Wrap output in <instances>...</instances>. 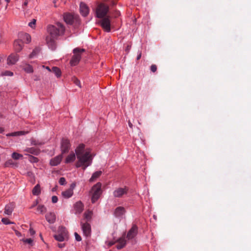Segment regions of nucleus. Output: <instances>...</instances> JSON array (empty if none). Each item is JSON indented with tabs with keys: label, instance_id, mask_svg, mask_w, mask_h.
<instances>
[{
	"label": "nucleus",
	"instance_id": "f257e3e1",
	"mask_svg": "<svg viewBox=\"0 0 251 251\" xmlns=\"http://www.w3.org/2000/svg\"><path fill=\"white\" fill-rule=\"evenodd\" d=\"M77 161L75 163L76 168L82 167L83 170L90 166L93 161V156L89 149H85V145L79 144L75 150Z\"/></svg>",
	"mask_w": 251,
	"mask_h": 251
},
{
	"label": "nucleus",
	"instance_id": "f03ea898",
	"mask_svg": "<svg viewBox=\"0 0 251 251\" xmlns=\"http://www.w3.org/2000/svg\"><path fill=\"white\" fill-rule=\"evenodd\" d=\"M65 30V27L60 23H57L56 25H50L48 26L49 35L47 36L46 41L49 48L51 50L56 49L55 40L59 36L64 34Z\"/></svg>",
	"mask_w": 251,
	"mask_h": 251
},
{
	"label": "nucleus",
	"instance_id": "7ed1b4c3",
	"mask_svg": "<svg viewBox=\"0 0 251 251\" xmlns=\"http://www.w3.org/2000/svg\"><path fill=\"white\" fill-rule=\"evenodd\" d=\"M92 197L91 201L92 203L96 202L100 198L102 193L101 190V184L100 182H98L94 185L91 191Z\"/></svg>",
	"mask_w": 251,
	"mask_h": 251
},
{
	"label": "nucleus",
	"instance_id": "20e7f679",
	"mask_svg": "<svg viewBox=\"0 0 251 251\" xmlns=\"http://www.w3.org/2000/svg\"><path fill=\"white\" fill-rule=\"evenodd\" d=\"M109 11V6L104 3H99L96 8V16L98 18H102L106 17V15Z\"/></svg>",
	"mask_w": 251,
	"mask_h": 251
},
{
	"label": "nucleus",
	"instance_id": "39448f33",
	"mask_svg": "<svg viewBox=\"0 0 251 251\" xmlns=\"http://www.w3.org/2000/svg\"><path fill=\"white\" fill-rule=\"evenodd\" d=\"M85 51L84 49L78 48L74 49L73 53L74 54L70 61V64L72 66H75L79 63L81 57V54Z\"/></svg>",
	"mask_w": 251,
	"mask_h": 251
},
{
	"label": "nucleus",
	"instance_id": "423d86ee",
	"mask_svg": "<svg viewBox=\"0 0 251 251\" xmlns=\"http://www.w3.org/2000/svg\"><path fill=\"white\" fill-rule=\"evenodd\" d=\"M80 226L83 235L86 237H90L91 234V226L90 223L84 220H81Z\"/></svg>",
	"mask_w": 251,
	"mask_h": 251
},
{
	"label": "nucleus",
	"instance_id": "0eeeda50",
	"mask_svg": "<svg viewBox=\"0 0 251 251\" xmlns=\"http://www.w3.org/2000/svg\"><path fill=\"white\" fill-rule=\"evenodd\" d=\"M100 24L101 27L106 32H110L111 30V22L109 16H106L101 18Z\"/></svg>",
	"mask_w": 251,
	"mask_h": 251
},
{
	"label": "nucleus",
	"instance_id": "6e6552de",
	"mask_svg": "<svg viewBox=\"0 0 251 251\" xmlns=\"http://www.w3.org/2000/svg\"><path fill=\"white\" fill-rule=\"evenodd\" d=\"M128 191V188L125 186L124 187H119L116 188L113 192V196L115 198H121L124 195L127 194Z\"/></svg>",
	"mask_w": 251,
	"mask_h": 251
},
{
	"label": "nucleus",
	"instance_id": "1a4fd4ad",
	"mask_svg": "<svg viewBox=\"0 0 251 251\" xmlns=\"http://www.w3.org/2000/svg\"><path fill=\"white\" fill-rule=\"evenodd\" d=\"M71 144L70 141L67 138H63L61 141V149L62 153L68 152L70 149Z\"/></svg>",
	"mask_w": 251,
	"mask_h": 251
},
{
	"label": "nucleus",
	"instance_id": "9d476101",
	"mask_svg": "<svg viewBox=\"0 0 251 251\" xmlns=\"http://www.w3.org/2000/svg\"><path fill=\"white\" fill-rule=\"evenodd\" d=\"M138 233V227L136 225H134L130 229L127 234L126 238L128 240L134 238Z\"/></svg>",
	"mask_w": 251,
	"mask_h": 251
},
{
	"label": "nucleus",
	"instance_id": "9b49d317",
	"mask_svg": "<svg viewBox=\"0 0 251 251\" xmlns=\"http://www.w3.org/2000/svg\"><path fill=\"white\" fill-rule=\"evenodd\" d=\"M19 56L15 53L11 54L7 59V63L9 65L15 64L19 60Z\"/></svg>",
	"mask_w": 251,
	"mask_h": 251
},
{
	"label": "nucleus",
	"instance_id": "f8f14e48",
	"mask_svg": "<svg viewBox=\"0 0 251 251\" xmlns=\"http://www.w3.org/2000/svg\"><path fill=\"white\" fill-rule=\"evenodd\" d=\"M79 10L81 14L84 17L87 16L89 13V9L88 7L83 2L80 3Z\"/></svg>",
	"mask_w": 251,
	"mask_h": 251
},
{
	"label": "nucleus",
	"instance_id": "ddd939ff",
	"mask_svg": "<svg viewBox=\"0 0 251 251\" xmlns=\"http://www.w3.org/2000/svg\"><path fill=\"white\" fill-rule=\"evenodd\" d=\"M117 243L116 248L118 250H120L125 247L126 244V241L125 239V235L116 240Z\"/></svg>",
	"mask_w": 251,
	"mask_h": 251
},
{
	"label": "nucleus",
	"instance_id": "4468645a",
	"mask_svg": "<svg viewBox=\"0 0 251 251\" xmlns=\"http://www.w3.org/2000/svg\"><path fill=\"white\" fill-rule=\"evenodd\" d=\"M14 49L17 52H20L23 49L24 45L23 42L21 40H16L13 44Z\"/></svg>",
	"mask_w": 251,
	"mask_h": 251
},
{
	"label": "nucleus",
	"instance_id": "2eb2a0df",
	"mask_svg": "<svg viewBox=\"0 0 251 251\" xmlns=\"http://www.w3.org/2000/svg\"><path fill=\"white\" fill-rule=\"evenodd\" d=\"M74 209L76 214L81 213L83 210L84 205L81 201H77L74 204Z\"/></svg>",
	"mask_w": 251,
	"mask_h": 251
},
{
	"label": "nucleus",
	"instance_id": "dca6fc26",
	"mask_svg": "<svg viewBox=\"0 0 251 251\" xmlns=\"http://www.w3.org/2000/svg\"><path fill=\"white\" fill-rule=\"evenodd\" d=\"M62 154L58 155L50 160V165L52 166H55L59 164L62 159Z\"/></svg>",
	"mask_w": 251,
	"mask_h": 251
},
{
	"label": "nucleus",
	"instance_id": "f3484780",
	"mask_svg": "<svg viewBox=\"0 0 251 251\" xmlns=\"http://www.w3.org/2000/svg\"><path fill=\"white\" fill-rule=\"evenodd\" d=\"M15 204L14 203H9L5 205L4 208V214L7 215H11L13 212Z\"/></svg>",
	"mask_w": 251,
	"mask_h": 251
},
{
	"label": "nucleus",
	"instance_id": "a211bd4d",
	"mask_svg": "<svg viewBox=\"0 0 251 251\" xmlns=\"http://www.w3.org/2000/svg\"><path fill=\"white\" fill-rule=\"evenodd\" d=\"M64 20L67 24L72 25L74 22V17L70 13H65L63 16Z\"/></svg>",
	"mask_w": 251,
	"mask_h": 251
},
{
	"label": "nucleus",
	"instance_id": "6ab92c4d",
	"mask_svg": "<svg viewBox=\"0 0 251 251\" xmlns=\"http://www.w3.org/2000/svg\"><path fill=\"white\" fill-rule=\"evenodd\" d=\"M45 217L47 221L50 224L54 223L56 220V216L53 212L47 213Z\"/></svg>",
	"mask_w": 251,
	"mask_h": 251
},
{
	"label": "nucleus",
	"instance_id": "aec40b11",
	"mask_svg": "<svg viewBox=\"0 0 251 251\" xmlns=\"http://www.w3.org/2000/svg\"><path fill=\"white\" fill-rule=\"evenodd\" d=\"M126 212L125 209L124 207L119 206L117 207L114 211V215L117 217H119L123 216Z\"/></svg>",
	"mask_w": 251,
	"mask_h": 251
},
{
	"label": "nucleus",
	"instance_id": "412c9836",
	"mask_svg": "<svg viewBox=\"0 0 251 251\" xmlns=\"http://www.w3.org/2000/svg\"><path fill=\"white\" fill-rule=\"evenodd\" d=\"M93 212L91 211L87 210L85 211L83 214V218L81 220H84L89 223L91 221Z\"/></svg>",
	"mask_w": 251,
	"mask_h": 251
},
{
	"label": "nucleus",
	"instance_id": "4be33fe9",
	"mask_svg": "<svg viewBox=\"0 0 251 251\" xmlns=\"http://www.w3.org/2000/svg\"><path fill=\"white\" fill-rule=\"evenodd\" d=\"M25 151L35 155H38L40 152V149L33 147L27 148Z\"/></svg>",
	"mask_w": 251,
	"mask_h": 251
},
{
	"label": "nucleus",
	"instance_id": "5701e85b",
	"mask_svg": "<svg viewBox=\"0 0 251 251\" xmlns=\"http://www.w3.org/2000/svg\"><path fill=\"white\" fill-rule=\"evenodd\" d=\"M76 156V154H75L74 152H71L67 156L65 159V163H70L74 162Z\"/></svg>",
	"mask_w": 251,
	"mask_h": 251
},
{
	"label": "nucleus",
	"instance_id": "b1692460",
	"mask_svg": "<svg viewBox=\"0 0 251 251\" xmlns=\"http://www.w3.org/2000/svg\"><path fill=\"white\" fill-rule=\"evenodd\" d=\"M28 131H16L12 133H9L7 134L6 136H18L21 135H24L27 134Z\"/></svg>",
	"mask_w": 251,
	"mask_h": 251
},
{
	"label": "nucleus",
	"instance_id": "393cba45",
	"mask_svg": "<svg viewBox=\"0 0 251 251\" xmlns=\"http://www.w3.org/2000/svg\"><path fill=\"white\" fill-rule=\"evenodd\" d=\"M73 194L74 192L72 189H69L62 192V196L66 199L70 198L73 196Z\"/></svg>",
	"mask_w": 251,
	"mask_h": 251
},
{
	"label": "nucleus",
	"instance_id": "a878e982",
	"mask_svg": "<svg viewBox=\"0 0 251 251\" xmlns=\"http://www.w3.org/2000/svg\"><path fill=\"white\" fill-rule=\"evenodd\" d=\"M102 174V172L101 171H97L94 173L91 176V177L89 179L90 182L94 181L98 178H99L101 175Z\"/></svg>",
	"mask_w": 251,
	"mask_h": 251
},
{
	"label": "nucleus",
	"instance_id": "bb28decb",
	"mask_svg": "<svg viewBox=\"0 0 251 251\" xmlns=\"http://www.w3.org/2000/svg\"><path fill=\"white\" fill-rule=\"evenodd\" d=\"M21 38H22L23 42L26 43H28L31 41V36L29 34L24 33L21 34Z\"/></svg>",
	"mask_w": 251,
	"mask_h": 251
},
{
	"label": "nucleus",
	"instance_id": "cd10ccee",
	"mask_svg": "<svg viewBox=\"0 0 251 251\" xmlns=\"http://www.w3.org/2000/svg\"><path fill=\"white\" fill-rule=\"evenodd\" d=\"M66 236V233L64 232L63 233L56 234L54 235V237L58 241L62 242L65 240Z\"/></svg>",
	"mask_w": 251,
	"mask_h": 251
},
{
	"label": "nucleus",
	"instance_id": "c85d7f7f",
	"mask_svg": "<svg viewBox=\"0 0 251 251\" xmlns=\"http://www.w3.org/2000/svg\"><path fill=\"white\" fill-rule=\"evenodd\" d=\"M23 70L27 73H32L33 72L32 67L28 64H25L23 66Z\"/></svg>",
	"mask_w": 251,
	"mask_h": 251
},
{
	"label": "nucleus",
	"instance_id": "c756f323",
	"mask_svg": "<svg viewBox=\"0 0 251 251\" xmlns=\"http://www.w3.org/2000/svg\"><path fill=\"white\" fill-rule=\"evenodd\" d=\"M32 194L34 196H38L41 193V188L39 184H37L32 189Z\"/></svg>",
	"mask_w": 251,
	"mask_h": 251
},
{
	"label": "nucleus",
	"instance_id": "7c9ffc66",
	"mask_svg": "<svg viewBox=\"0 0 251 251\" xmlns=\"http://www.w3.org/2000/svg\"><path fill=\"white\" fill-rule=\"evenodd\" d=\"M24 244H27L30 246H32L34 245V241L32 238H23L20 240Z\"/></svg>",
	"mask_w": 251,
	"mask_h": 251
},
{
	"label": "nucleus",
	"instance_id": "2f4dec72",
	"mask_svg": "<svg viewBox=\"0 0 251 251\" xmlns=\"http://www.w3.org/2000/svg\"><path fill=\"white\" fill-rule=\"evenodd\" d=\"M26 175L29 177V181L33 184L34 183L35 179L33 173L31 172H28Z\"/></svg>",
	"mask_w": 251,
	"mask_h": 251
},
{
	"label": "nucleus",
	"instance_id": "473e14b6",
	"mask_svg": "<svg viewBox=\"0 0 251 251\" xmlns=\"http://www.w3.org/2000/svg\"><path fill=\"white\" fill-rule=\"evenodd\" d=\"M37 211L41 214H43L47 211L46 207L43 205H39L37 208Z\"/></svg>",
	"mask_w": 251,
	"mask_h": 251
},
{
	"label": "nucleus",
	"instance_id": "72a5a7b5",
	"mask_svg": "<svg viewBox=\"0 0 251 251\" xmlns=\"http://www.w3.org/2000/svg\"><path fill=\"white\" fill-rule=\"evenodd\" d=\"M52 71L54 73L57 77H59L61 76V71L58 67H53L52 68Z\"/></svg>",
	"mask_w": 251,
	"mask_h": 251
},
{
	"label": "nucleus",
	"instance_id": "f704fd0d",
	"mask_svg": "<svg viewBox=\"0 0 251 251\" xmlns=\"http://www.w3.org/2000/svg\"><path fill=\"white\" fill-rule=\"evenodd\" d=\"M30 142L31 144L32 145H38V146H41L43 145L44 143V142L39 141L38 140H36L35 139L32 138L30 139Z\"/></svg>",
	"mask_w": 251,
	"mask_h": 251
},
{
	"label": "nucleus",
	"instance_id": "c9c22d12",
	"mask_svg": "<svg viewBox=\"0 0 251 251\" xmlns=\"http://www.w3.org/2000/svg\"><path fill=\"white\" fill-rule=\"evenodd\" d=\"M11 157L14 160H18L22 158L23 156L22 154L14 152L12 154Z\"/></svg>",
	"mask_w": 251,
	"mask_h": 251
},
{
	"label": "nucleus",
	"instance_id": "e433bc0d",
	"mask_svg": "<svg viewBox=\"0 0 251 251\" xmlns=\"http://www.w3.org/2000/svg\"><path fill=\"white\" fill-rule=\"evenodd\" d=\"M14 164L15 163L12 159H9L5 162L4 166V167H9L13 166Z\"/></svg>",
	"mask_w": 251,
	"mask_h": 251
},
{
	"label": "nucleus",
	"instance_id": "4c0bfd02",
	"mask_svg": "<svg viewBox=\"0 0 251 251\" xmlns=\"http://www.w3.org/2000/svg\"><path fill=\"white\" fill-rule=\"evenodd\" d=\"M29 156V160L30 162L32 163H37L38 162L39 159L38 158L34 157L31 155H28Z\"/></svg>",
	"mask_w": 251,
	"mask_h": 251
},
{
	"label": "nucleus",
	"instance_id": "58836bf2",
	"mask_svg": "<svg viewBox=\"0 0 251 251\" xmlns=\"http://www.w3.org/2000/svg\"><path fill=\"white\" fill-rule=\"evenodd\" d=\"M1 222L4 225L13 224L14 223L10 222V220L7 218H3L1 219Z\"/></svg>",
	"mask_w": 251,
	"mask_h": 251
},
{
	"label": "nucleus",
	"instance_id": "ea45409f",
	"mask_svg": "<svg viewBox=\"0 0 251 251\" xmlns=\"http://www.w3.org/2000/svg\"><path fill=\"white\" fill-rule=\"evenodd\" d=\"M39 51V50L38 49H35L32 52L29 54V57L30 58H32L34 56H35L38 52Z\"/></svg>",
	"mask_w": 251,
	"mask_h": 251
},
{
	"label": "nucleus",
	"instance_id": "a19ab883",
	"mask_svg": "<svg viewBox=\"0 0 251 251\" xmlns=\"http://www.w3.org/2000/svg\"><path fill=\"white\" fill-rule=\"evenodd\" d=\"M2 75L5 76H12L13 75V73L11 71H6L2 73Z\"/></svg>",
	"mask_w": 251,
	"mask_h": 251
},
{
	"label": "nucleus",
	"instance_id": "79ce46f5",
	"mask_svg": "<svg viewBox=\"0 0 251 251\" xmlns=\"http://www.w3.org/2000/svg\"><path fill=\"white\" fill-rule=\"evenodd\" d=\"M73 81H74V83L76 85L78 86L80 88L81 87V86L80 81L77 78H75V77L74 78H73Z\"/></svg>",
	"mask_w": 251,
	"mask_h": 251
},
{
	"label": "nucleus",
	"instance_id": "37998d69",
	"mask_svg": "<svg viewBox=\"0 0 251 251\" xmlns=\"http://www.w3.org/2000/svg\"><path fill=\"white\" fill-rule=\"evenodd\" d=\"M59 183L60 185H63L66 183V179L64 177H61L59 180Z\"/></svg>",
	"mask_w": 251,
	"mask_h": 251
},
{
	"label": "nucleus",
	"instance_id": "c03bdc74",
	"mask_svg": "<svg viewBox=\"0 0 251 251\" xmlns=\"http://www.w3.org/2000/svg\"><path fill=\"white\" fill-rule=\"evenodd\" d=\"M74 234H75V239L76 241H78V242L81 241L82 239H81V236L77 232H75Z\"/></svg>",
	"mask_w": 251,
	"mask_h": 251
},
{
	"label": "nucleus",
	"instance_id": "a18cd8bd",
	"mask_svg": "<svg viewBox=\"0 0 251 251\" xmlns=\"http://www.w3.org/2000/svg\"><path fill=\"white\" fill-rule=\"evenodd\" d=\"M157 70V66L155 64H152L151 66V71L155 73Z\"/></svg>",
	"mask_w": 251,
	"mask_h": 251
},
{
	"label": "nucleus",
	"instance_id": "49530a36",
	"mask_svg": "<svg viewBox=\"0 0 251 251\" xmlns=\"http://www.w3.org/2000/svg\"><path fill=\"white\" fill-rule=\"evenodd\" d=\"M35 23H36V20L35 19H33L32 21L31 22H30V23H29L28 24V25L33 28V27H34L35 26Z\"/></svg>",
	"mask_w": 251,
	"mask_h": 251
},
{
	"label": "nucleus",
	"instance_id": "de8ad7c7",
	"mask_svg": "<svg viewBox=\"0 0 251 251\" xmlns=\"http://www.w3.org/2000/svg\"><path fill=\"white\" fill-rule=\"evenodd\" d=\"M51 201H52V203H56L58 201L57 197L56 196H52L51 198Z\"/></svg>",
	"mask_w": 251,
	"mask_h": 251
},
{
	"label": "nucleus",
	"instance_id": "09e8293b",
	"mask_svg": "<svg viewBox=\"0 0 251 251\" xmlns=\"http://www.w3.org/2000/svg\"><path fill=\"white\" fill-rule=\"evenodd\" d=\"M29 233L30 236H33L35 234V231L31 227L29 229Z\"/></svg>",
	"mask_w": 251,
	"mask_h": 251
},
{
	"label": "nucleus",
	"instance_id": "8fccbe9b",
	"mask_svg": "<svg viewBox=\"0 0 251 251\" xmlns=\"http://www.w3.org/2000/svg\"><path fill=\"white\" fill-rule=\"evenodd\" d=\"M14 230L15 233L16 235V236H17L18 237L22 236V235L20 232H19V231H18L17 230H16V229H14Z\"/></svg>",
	"mask_w": 251,
	"mask_h": 251
},
{
	"label": "nucleus",
	"instance_id": "3c124183",
	"mask_svg": "<svg viewBox=\"0 0 251 251\" xmlns=\"http://www.w3.org/2000/svg\"><path fill=\"white\" fill-rule=\"evenodd\" d=\"M75 187V183H73L71 184L69 189H72V190L73 191Z\"/></svg>",
	"mask_w": 251,
	"mask_h": 251
},
{
	"label": "nucleus",
	"instance_id": "603ef678",
	"mask_svg": "<svg viewBox=\"0 0 251 251\" xmlns=\"http://www.w3.org/2000/svg\"><path fill=\"white\" fill-rule=\"evenodd\" d=\"M141 56H142V52H141V51H139L138 55L137 56V58H136L137 60H139L141 58Z\"/></svg>",
	"mask_w": 251,
	"mask_h": 251
},
{
	"label": "nucleus",
	"instance_id": "864d4df0",
	"mask_svg": "<svg viewBox=\"0 0 251 251\" xmlns=\"http://www.w3.org/2000/svg\"><path fill=\"white\" fill-rule=\"evenodd\" d=\"M115 243H116V241L115 242L110 241L108 243L107 245L109 247H110V246H112L113 245H114Z\"/></svg>",
	"mask_w": 251,
	"mask_h": 251
},
{
	"label": "nucleus",
	"instance_id": "5fc2aeb1",
	"mask_svg": "<svg viewBox=\"0 0 251 251\" xmlns=\"http://www.w3.org/2000/svg\"><path fill=\"white\" fill-rule=\"evenodd\" d=\"M57 246H58V247L59 248H62L65 247V244H64V243H59V244H58Z\"/></svg>",
	"mask_w": 251,
	"mask_h": 251
},
{
	"label": "nucleus",
	"instance_id": "6e6d98bb",
	"mask_svg": "<svg viewBox=\"0 0 251 251\" xmlns=\"http://www.w3.org/2000/svg\"><path fill=\"white\" fill-rule=\"evenodd\" d=\"M28 0H25V1L23 2V6H27L28 4Z\"/></svg>",
	"mask_w": 251,
	"mask_h": 251
},
{
	"label": "nucleus",
	"instance_id": "4d7b16f0",
	"mask_svg": "<svg viewBox=\"0 0 251 251\" xmlns=\"http://www.w3.org/2000/svg\"><path fill=\"white\" fill-rule=\"evenodd\" d=\"M4 128L2 127H0V133H2L4 131Z\"/></svg>",
	"mask_w": 251,
	"mask_h": 251
},
{
	"label": "nucleus",
	"instance_id": "13d9d810",
	"mask_svg": "<svg viewBox=\"0 0 251 251\" xmlns=\"http://www.w3.org/2000/svg\"><path fill=\"white\" fill-rule=\"evenodd\" d=\"M128 125L130 128L132 127V124L131 123L130 121L128 122Z\"/></svg>",
	"mask_w": 251,
	"mask_h": 251
},
{
	"label": "nucleus",
	"instance_id": "bf43d9fd",
	"mask_svg": "<svg viewBox=\"0 0 251 251\" xmlns=\"http://www.w3.org/2000/svg\"><path fill=\"white\" fill-rule=\"evenodd\" d=\"M115 4H116V3H115V2L114 1H111V5H114Z\"/></svg>",
	"mask_w": 251,
	"mask_h": 251
},
{
	"label": "nucleus",
	"instance_id": "052dcab7",
	"mask_svg": "<svg viewBox=\"0 0 251 251\" xmlns=\"http://www.w3.org/2000/svg\"><path fill=\"white\" fill-rule=\"evenodd\" d=\"M46 69H47L48 70H49V71H50V68H49V67L47 66V67H46Z\"/></svg>",
	"mask_w": 251,
	"mask_h": 251
},
{
	"label": "nucleus",
	"instance_id": "680f3d73",
	"mask_svg": "<svg viewBox=\"0 0 251 251\" xmlns=\"http://www.w3.org/2000/svg\"><path fill=\"white\" fill-rule=\"evenodd\" d=\"M120 13L119 12H117V13H116V16H118V15H119Z\"/></svg>",
	"mask_w": 251,
	"mask_h": 251
},
{
	"label": "nucleus",
	"instance_id": "e2e57ef3",
	"mask_svg": "<svg viewBox=\"0 0 251 251\" xmlns=\"http://www.w3.org/2000/svg\"><path fill=\"white\" fill-rule=\"evenodd\" d=\"M2 37L0 35V43L1 42Z\"/></svg>",
	"mask_w": 251,
	"mask_h": 251
},
{
	"label": "nucleus",
	"instance_id": "0e129e2a",
	"mask_svg": "<svg viewBox=\"0 0 251 251\" xmlns=\"http://www.w3.org/2000/svg\"><path fill=\"white\" fill-rule=\"evenodd\" d=\"M108 0H103L104 1L107 2Z\"/></svg>",
	"mask_w": 251,
	"mask_h": 251
},
{
	"label": "nucleus",
	"instance_id": "69168bd1",
	"mask_svg": "<svg viewBox=\"0 0 251 251\" xmlns=\"http://www.w3.org/2000/svg\"><path fill=\"white\" fill-rule=\"evenodd\" d=\"M6 1L7 2H9L10 0H6Z\"/></svg>",
	"mask_w": 251,
	"mask_h": 251
},
{
	"label": "nucleus",
	"instance_id": "338daca9",
	"mask_svg": "<svg viewBox=\"0 0 251 251\" xmlns=\"http://www.w3.org/2000/svg\"><path fill=\"white\" fill-rule=\"evenodd\" d=\"M34 206V205H32V206H31V207H30V208H32V207H33Z\"/></svg>",
	"mask_w": 251,
	"mask_h": 251
},
{
	"label": "nucleus",
	"instance_id": "774afa93",
	"mask_svg": "<svg viewBox=\"0 0 251 251\" xmlns=\"http://www.w3.org/2000/svg\"><path fill=\"white\" fill-rule=\"evenodd\" d=\"M0 117H2V115L0 114Z\"/></svg>",
	"mask_w": 251,
	"mask_h": 251
}]
</instances>
